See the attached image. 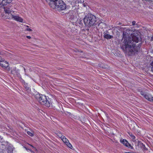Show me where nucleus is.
<instances>
[{
  "label": "nucleus",
  "instance_id": "f257e3e1",
  "mask_svg": "<svg viewBox=\"0 0 153 153\" xmlns=\"http://www.w3.org/2000/svg\"><path fill=\"white\" fill-rule=\"evenodd\" d=\"M129 32L128 29L123 32L124 41L121 44L120 47L126 55L131 56L140 51L141 39L137 33H134L130 37L129 36Z\"/></svg>",
  "mask_w": 153,
  "mask_h": 153
},
{
  "label": "nucleus",
  "instance_id": "f03ea898",
  "mask_svg": "<svg viewBox=\"0 0 153 153\" xmlns=\"http://www.w3.org/2000/svg\"><path fill=\"white\" fill-rule=\"evenodd\" d=\"M98 19L94 15L89 14L85 16L84 19L85 25L88 27L95 26L97 24Z\"/></svg>",
  "mask_w": 153,
  "mask_h": 153
},
{
  "label": "nucleus",
  "instance_id": "7ed1b4c3",
  "mask_svg": "<svg viewBox=\"0 0 153 153\" xmlns=\"http://www.w3.org/2000/svg\"><path fill=\"white\" fill-rule=\"evenodd\" d=\"M35 97L39 102L41 105H44L47 107H49L51 105V102L49 99H48L46 96L44 95L37 94L35 95Z\"/></svg>",
  "mask_w": 153,
  "mask_h": 153
},
{
  "label": "nucleus",
  "instance_id": "20e7f679",
  "mask_svg": "<svg viewBox=\"0 0 153 153\" xmlns=\"http://www.w3.org/2000/svg\"><path fill=\"white\" fill-rule=\"evenodd\" d=\"M0 7L4 9L5 12V14L2 16L3 18L7 19V17L10 15H13L12 13L14 12L13 10L14 7L11 5V4L5 5H1Z\"/></svg>",
  "mask_w": 153,
  "mask_h": 153
},
{
  "label": "nucleus",
  "instance_id": "39448f33",
  "mask_svg": "<svg viewBox=\"0 0 153 153\" xmlns=\"http://www.w3.org/2000/svg\"><path fill=\"white\" fill-rule=\"evenodd\" d=\"M56 3L57 5L56 9L58 10H63L66 8V4L63 2L62 0H58Z\"/></svg>",
  "mask_w": 153,
  "mask_h": 153
},
{
  "label": "nucleus",
  "instance_id": "423d86ee",
  "mask_svg": "<svg viewBox=\"0 0 153 153\" xmlns=\"http://www.w3.org/2000/svg\"><path fill=\"white\" fill-rule=\"evenodd\" d=\"M140 94L148 101L153 102V97L149 94H147L143 91L140 92Z\"/></svg>",
  "mask_w": 153,
  "mask_h": 153
},
{
  "label": "nucleus",
  "instance_id": "0eeeda50",
  "mask_svg": "<svg viewBox=\"0 0 153 153\" xmlns=\"http://www.w3.org/2000/svg\"><path fill=\"white\" fill-rule=\"evenodd\" d=\"M7 18L10 19H13L14 20L21 22H22L23 21V19L21 17L17 16H14L13 14L9 15Z\"/></svg>",
  "mask_w": 153,
  "mask_h": 153
},
{
  "label": "nucleus",
  "instance_id": "6e6552de",
  "mask_svg": "<svg viewBox=\"0 0 153 153\" xmlns=\"http://www.w3.org/2000/svg\"><path fill=\"white\" fill-rule=\"evenodd\" d=\"M61 140L68 147L72 149V145L69 143V140L65 137V136H63V137L62 138Z\"/></svg>",
  "mask_w": 153,
  "mask_h": 153
},
{
  "label": "nucleus",
  "instance_id": "1a4fd4ad",
  "mask_svg": "<svg viewBox=\"0 0 153 153\" xmlns=\"http://www.w3.org/2000/svg\"><path fill=\"white\" fill-rule=\"evenodd\" d=\"M103 37L104 38L107 39H111L113 37V36H112L110 35L109 34V32L108 30H106L104 31L103 33Z\"/></svg>",
  "mask_w": 153,
  "mask_h": 153
},
{
  "label": "nucleus",
  "instance_id": "9d476101",
  "mask_svg": "<svg viewBox=\"0 0 153 153\" xmlns=\"http://www.w3.org/2000/svg\"><path fill=\"white\" fill-rule=\"evenodd\" d=\"M57 1H51L49 5L50 7L52 8L56 9L57 7V4H56V3H57Z\"/></svg>",
  "mask_w": 153,
  "mask_h": 153
},
{
  "label": "nucleus",
  "instance_id": "9b49d317",
  "mask_svg": "<svg viewBox=\"0 0 153 153\" xmlns=\"http://www.w3.org/2000/svg\"><path fill=\"white\" fill-rule=\"evenodd\" d=\"M0 65L4 69L7 68L8 66V63L4 60L0 63Z\"/></svg>",
  "mask_w": 153,
  "mask_h": 153
},
{
  "label": "nucleus",
  "instance_id": "f8f14e48",
  "mask_svg": "<svg viewBox=\"0 0 153 153\" xmlns=\"http://www.w3.org/2000/svg\"><path fill=\"white\" fill-rule=\"evenodd\" d=\"M13 0H3L1 3L0 2V6L1 5H5L10 4Z\"/></svg>",
  "mask_w": 153,
  "mask_h": 153
},
{
  "label": "nucleus",
  "instance_id": "ddd939ff",
  "mask_svg": "<svg viewBox=\"0 0 153 153\" xmlns=\"http://www.w3.org/2000/svg\"><path fill=\"white\" fill-rule=\"evenodd\" d=\"M137 145L138 146H140L143 149H144L145 148V145L140 141H138Z\"/></svg>",
  "mask_w": 153,
  "mask_h": 153
},
{
  "label": "nucleus",
  "instance_id": "4468645a",
  "mask_svg": "<svg viewBox=\"0 0 153 153\" xmlns=\"http://www.w3.org/2000/svg\"><path fill=\"white\" fill-rule=\"evenodd\" d=\"M99 66L100 68H102L106 69L108 68V66L106 65H105L102 63H100L99 64Z\"/></svg>",
  "mask_w": 153,
  "mask_h": 153
},
{
  "label": "nucleus",
  "instance_id": "2eb2a0df",
  "mask_svg": "<svg viewBox=\"0 0 153 153\" xmlns=\"http://www.w3.org/2000/svg\"><path fill=\"white\" fill-rule=\"evenodd\" d=\"M128 134L132 138V139L133 140H134V141H136V140L134 139H135V137L133 135L132 133L130 132H128Z\"/></svg>",
  "mask_w": 153,
  "mask_h": 153
},
{
  "label": "nucleus",
  "instance_id": "dca6fc26",
  "mask_svg": "<svg viewBox=\"0 0 153 153\" xmlns=\"http://www.w3.org/2000/svg\"><path fill=\"white\" fill-rule=\"evenodd\" d=\"M56 135L59 138H62L63 137V136L62 135V134H61V133L60 132H58L56 133Z\"/></svg>",
  "mask_w": 153,
  "mask_h": 153
},
{
  "label": "nucleus",
  "instance_id": "f3484780",
  "mask_svg": "<svg viewBox=\"0 0 153 153\" xmlns=\"http://www.w3.org/2000/svg\"><path fill=\"white\" fill-rule=\"evenodd\" d=\"M120 141L121 142L125 145L127 142V141L125 139H121Z\"/></svg>",
  "mask_w": 153,
  "mask_h": 153
},
{
  "label": "nucleus",
  "instance_id": "a211bd4d",
  "mask_svg": "<svg viewBox=\"0 0 153 153\" xmlns=\"http://www.w3.org/2000/svg\"><path fill=\"white\" fill-rule=\"evenodd\" d=\"M8 153H13V149L10 147L8 148Z\"/></svg>",
  "mask_w": 153,
  "mask_h": 153
},
{
  "label": "nucleus",
  "instance_id": "6ab92c4d",
  "mask_svg": "<svg viewBox=\"0 0 153 153\" xmlns=\"http://www.w3.org/2000/svg\"><path fill=\"white\" fill-rule=\"evenodd\" d=\"M27 134L30 136L32 137L34 135L33 132L32 131L31 132L30 131H27Z\"/></svg>",
  "mask_w": 153,
  "mask_h": 153
},
{
  "label": "nucleus",
  "instance_id": "aec40b11",
  "mask_svg": "<svg viewBox=\"0 0 153 153\" xmlns=\"http://www.w3.org/2000/svg\"><path fill=\"white\" fill-rule=\"evenodd\" d=\"M125 146H126V147H128V148H130L131 147H132V146H131L130 144L127 141V143H126V145H125Z\"/></svg>",
  "mask_w": 153,
  "mask_h": 153
},
{
  "label": "nucleus",
  "instance_id": "412c9836",
  "mask_svg": "<svg viewBox=\"0 0 153 153\" xmlns=\"http://www.w3.org/2000/svg\"><path fill=\"white\" fill-rule=\"evenodd\" d=\"M132 25H135L136 22L135 21H133L132 22Z\"/></svg>",
  "mask_w": 153,
  "mask_h": 153
},
{
  "label": "nucleus",
  "instance_id": "4be33fe9",
  "mask_svg": "<svg viewBox=\"0 0 153 153\" xmlns=\"http://www.w3.org/2000/svg\"><path fill=\"white\" fill-rule=\"evenodd\" d=\"M26 30L27 31H32V29H31L30 28H28L26 29Z\"/></svg>",
  "mask_w": 153,
  "mask_h": 153
},
{
  "label": "nucleus",
  "instance_id": "5701e85b",
  "mask_svg": "<svg viewBox=\"0 0 153 153\" xmlns=\"http://www.w3.org/2000/svg\"><path fill=\"white\" fill-rule=\"evenodd\" d=\"M4 60V59H2L1 57L0 56V63Z\"/></svg>",
  "mask_w": 153,
  "mask_h": 153
},
{
  "label": "nucleus",
  "instance_id": "b1692460",
  "mask_svg": "<svg viewBox=\"0 0 153 153\" xmlns=\"http://www.w3.org/2000/svg\"><path fill=\"white\" fill-rule=\"evenodd\" d=\"M31 146L33 149H34L35 150H36V148L33 146L32 145H31L29 144Z\"/></svg>",
  "mask_w": 153,
  "mask_h": 153
},
{
  "label": "nucleus",
  "instance_id": "393cba45",
  "mask_svg": "<svg viewBox=\"0 0 153 153\" xmlns=\"http://www.w3.org/2000/svg\"><path fill=\"white\" fill-rule=\"evenodd\" d=\"M26 37L28 39H30L31 37L30 36H27Z\"/></svg>",
  "mask_w": 153,
  "mask_h": 153
},
{
  "label": "nucleus",
  "instance_id": "a878e982",
  "mask_svg": "<svg viewBox=\"0 0 153 153\" xmlns=\"http://www.w3.org/2000/svg\"><path fill=\"white\" fill-rule=\"evenodd\" d=\"M151 41H153V35L151 37Z\"/></svg>",
  "mask_w": 153,
  "mask_h": 153
},
{
  "label": "nucleus",
  "instance_id": "bb28decb",
  "mask_svg": "<svg viewBox=\"0 0 153 153\" xmlns=\"http://www.w3.org/2000/svg\"><path fill=\"white\" fill-rule=\"evenodd\" d=\"M0 153H4L2 151H0Z\"/></svg>",
  "mask_w": 153,
  "mask_h": 153
},
{
  "label": "nucleus",
  "instance_id": "cd10ccee",
  "mask_svg": "<svg viewBox=\"0 0 153 153\" xmlns=\"http://www.w3.org/2000/svg\"><path fill=\"white\" fill-rule=\"evenodd\" d=\"M151 65L153 66V62L151 64Z\"/></svg>",
  "mask_w": 153,
  "mask_h": 153
},
{
  "label": "nucleus",
  "instance_id": "c85d7f7f",
  "mask_svg": "<svg viewBox=\"0 0 153 153\" xmlns=\"http://www.w3.org/2000/svg\"><path fill=\"white\" fill-rule=\"evenodd\" d=\"M103 23H100L99 24V25H101V24H103Z\"/></svg>",
  "mask_w": 153,
  "mask_h": 153
},
{
  "label": "nucleus",
  "instance_id": "c756f323",
  "mask_svg": "<svg viewBox=\"0 0 153 153\" xmlns=\"http://www.w3.org/2000/svg\"><path fill=\"white\" fill-rule=\"evenodd\" d=\"M26 26V27H29V26H28L27 25Z\"/></svg>",
  "mask_w": 153,
  "mask_h": 153
}]
</instances>
